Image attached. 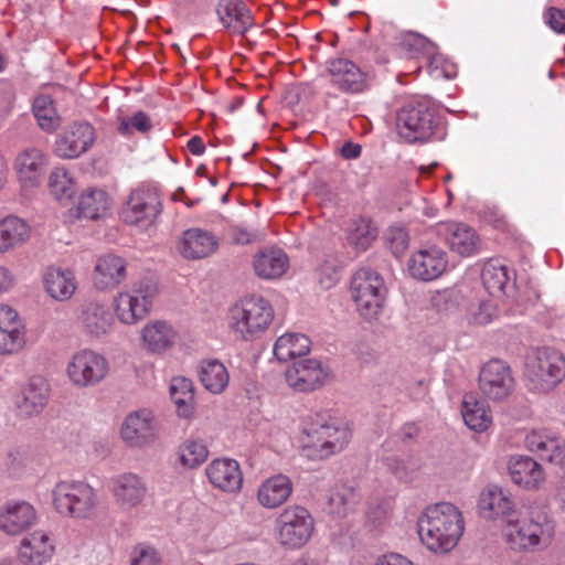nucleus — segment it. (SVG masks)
<instances>
[{"instance_id":"nucleus-61","label":"nucleus","mask_w":565,"mask_h":565,"mask_svg":"<svg viewBox=\"0 0 565 565\" xmlns=\"http://www.w3.org/2000/svg\"><path fill=\"white\" fill-rule=\"evenodd\" d=\"M256 238V233L245 228H235L233 239L237 244H249Z\"/></svg>"},{"instance_id":"nucleus-8","label":"nucleus","mask_w":565,"mask_h":565,"mask_svg":"<svg viewBox=\"0 0 565 565\" xmlns=\"http://www.w3.org/2000/svg\"><path fill=\"white\" fill-rule=\"evenodd\" d=\"M351 298L359 315L367 320H376L381 315L386 296L383 277L372 268L356 270L350 284Z\"/></svg>"},{"instance_id":"nucleus-32","label":"nucleus","mask_w":565,"mask_h":565,"mask_svg":"<svg viewBox=\"0 0 565 565\" xmlns=\"http://www.w3.org/2000/svg\"><path fill=\"white\" fill-rule=\"evenodd\" d=\"M36 521V512L28 502L8 505L0 513V529L9 535H18L30 529Z\"/></svg>"},{"instance_id":"nucleus-64","label":"nucleus","mask_w":565,"mask_h":565,"mask_svg":"<svg viewBox=\"0 0 565 565\" xmlns=\"http://www.w3.org/2000/svg\"><path fill=\"white\" fill-rule=\"evenodd\" d=\"M402 434L404 438H412L416 434V427L412 424H407L403 427Z\"/></svg>"},{"instance_id":"nucleus-13","label":"nucleus","mask_w":565,"mask_h":565,"mask_svg":"<svg viewBox=\"0 0 565 565\" xmlns=\"http://www.w3.org/2000/svg\"><path fill=\"white\" fill-rule=\"evenodd\" d=\"M478 385L486 398L502 402L514 391L515 380L507 362L492 359L480 369Z\"/></svg>"},{"instance_id":"nucleus-29","label":"nucleus","mask_w":565,"mask_h":565,"mask_svg":"<svg viewBox=\"0 0 565 565\" xmlns=\"http://www.w3.org/2000/svg\"><path fill=\"white\" fill-rule=\"evenodd\" d=\"M508 468L512 482L526 490H536L545 481L542 466L531 457H511Z\"/></svg>"},{"instance_id":"nucleus-24","label":"nucleus","mask_w":565,"mask_h":565,"mask_svg":"<svg viewBox=\"0 0 565 565\" xmlns=\"http://www.w3.org/2000/svg\"><path fill=\"white\" fill-rule=\"evenodd\" d=\"M210 483L227 493H236L243 484V473L235 459L218 458L211 461L205 469Z\"/></svg>"},{"instance_id":"nucleus-50","label":"nucleus","mask_w":565,"mask_h":565,"mask_svg":"<svg viewBox=\"0 0 565 565\" xmlns=\"http://www.w3.org/2000/svg\"><path fill=\"white\" fill-rule=\"evenodd\" d=\"M383 463L396 479L407 483L416 478L419 470L418 462L411 457L401 458L398 456H388L384 458Z\"/></svg>"},{"instance_id":"nucleus-20","label":"nucleus","mask_w":565,"mask_h":565,"mask_svg":"<svg viewBox=\"0 0 565 565\" xmlns=\"http://www.w3.org/2000/svg\"><path fill=\"white\" fill-rule=\"evenodd\" d=\"M95 141V131L88 122H74L60 135L54 152L62 159H75L86 152Z\"/></svg>"},{"instance_id":"nucleus-47","label":"nucleus","mask_w":565,"mask_h":565,"mask_svg":"<svg viewBox=\"0 0 565 565\" xmlns=\"http://www.w3.org/2000/svg\"><path fill=\"white\" fill-rule=\"evenodd\" d=\"M32 113L39 127L46 132L55 131L61 125V117L56 111L54 100L47 94H41L34 98Z\"/></svg>"},{"instance_id":"nucleus-14","label":"nucleus","mask_w":565,"mask_h":565,"mask_svg":"<svg viewBox=\"0 0 565 565\" xmlns=\"http://www.w3.org/2000/svg\"><path fill=\"white\" fill-rule=\"evenodd\" d=\"M329 376V367L313 358L297 360L285 371L286 383L296 393L315 392L326 385Z\"/></svg>"},{"instance_id":"nucleus-35","label":"nucleus","mask_w":565,"mask_h":565,"mask_svg":"<svg viewBox=\"0 0 565 565\" xmlns=\"http://www.w3.org/2000/svg\"><path fill=\"white\" fill-rule=\"evenodd\" d=\"M177 339L174 328L163 320L148 322L141 330L143 345L153 353H163L173 347Z\"/></svg>"},{"instance_id":"nucleus-42","label":"nucleus","mask_w":565,"mask_h":565,"mask_svg":"<svg viewBox=\"0 0 565 565\" xmlns=\"http://www.w3.org/2000/svg\"><path fill=\"white\" fill-rule=\"evenodd\" d=\"M110 205V199L104 190L92 189L81 195L77 204V216L79 218L97 220L107 214Z\"/></svg>"},{"instance_id":"nucleus-46","label":"nucleus","mask_w":565,"mask_h":565,"mask_svg":"<svg viewBox=\"0 0 565 565\" xmlns=\"http://www.w3.org/2000/svg\"><path fill=\"white\" fill-rule=\"evenodd\" d=\"M377 237V228L370 218L353 220L347 234V242L358 252H365Z\"/></svg>"},{"instance_id":"nucleus-48","label":"nucleus","mask_w":565,"mask_h":565,"mask_svg":"<svg viewBox=\"0 0 565 565\" xmlns=\"http://www.w3.org/2000/svg\"><path fill=\"white\" fill-rule=\"evenodd\" d=\"M49 189L58 201L71 200L76 192V183L65 168H54L49 177Z\"/></svg>"},{"instance_id":"nucleus-62","label":"nucleus","mask_w":565,"mask_h":565,"mask_svg":"<svg viewBox=\"0 0 565 565\" xmlns=\"http://www.w3.org/2000/svg\"><path fill=\"white\" fill-rule=\"evenodd\" d=\"M188 150L193 154V156H201L204 153L205 151V145L203 142V140L199 137V136H194L192 137L189 141H188Z\"/></svg>"},{"instance_id":"nucleus-49","label":"nucleus","mask_w":565,"mask_h":565,"mask_svg":"<svg viewBox=\"0 0 565 565\" xmlns=\"http://www.w3.org/2000/svg\"><path fill=\"white\" fill-rule=\"evenodd\" d=\"M209 456V449L201 439H186L179 447V459L185 468H196L202 465Z\"/></svg>"},{"instance_id":"nucleus-18","label":"nucleus","mask_w":565,"mask_h":565,"mask_svg":"<svg viewBox=\"0 0 565 565\" xmlns=\"http://www.w3.org/2000/svg\"><path fill=\"white\" fill-rule=\"evenodd\" d=\"M121 438L130 447H146L154 443L158 424L151 411L142 408L130 413L121 426Z\"/></svg>"},{"instance_id":"nucleus-12","label":"nucleus","mask_w":565,"mask_h":565,"mask_svg":"<svg viewBox=\"0 0 565 565\" xmlns=\"http://www.w3.org/2000/svg\"><path fill=\"white\" fill-rule=\"evenodd\" d=\"M66 372L70 381L76 387H90L106 377L108 362L104 355L85 349L73 354L67 363Z\"/></svg>"},{"instance_id":"nucleus-36","label":"nucleus","mask_w":565,"mask_h":565,"mask_svg":"<svg viewBox=\"0 0 565 565\" xmlns=\"http://www.w3.org/2000/svg\"><path fill=\"white\" fill-rule=\"evenodd\" d=\"M255 274L263 279H277L289 267V258L280 248L260 250L253 262Z\"/></svg>"},{"instance_id":"nucleus-45","label":"nucleus","mask_w":565,"mask_h":565,"mask_svg":"<svg viewBox=\"0 0 565 565\" xmlns=\"http://www.w3.org/2000/svg\"><path fill=\"white\" fill-rule=\"evenodd\" d=\"M414 45L423 51L427 72L433 78H451L455 75L454 66L447 63L440 54L436 53L435 45L426 38L416 36Z\"/></svg>"},{"instance_id":"nucleus-5","label":"nucleus","mask_w":565,"mask_h":565,"mask_svg":"<svg viewBox=\"0 0 565 565\" xmlns=\"http://www.w3.org/2000/svg\"><path fill=\"white\" fill-rule=\"evenodd\" d=\"M440 124L431 100L422 98L405 104L397 114V130L406 142L426 141Z\"/></svg>"},{"instance_id":"nucleus-43","label":"nucleus","mask_w":565,"mask_h":565,"mask_svg":"<svg viewBox=\"0 0 565 565\" xmlns=\"http://www.w3.org/2000/svg\"><path fill=\"white\" fill-rule=\"evenodd\" d=\"M170 396L178 415L190 418L194 414V384L190 379L175 376L171 381Z\"/></svg>"},{"instance_id":"nucleus-37","label":"nucleus","mask_w":565,"mask_h":565,"mask_svg":"<svg viewBox=\"0 0 565 565\" xmlns=\"http://www.w3.org/2000/svg\"><path fill=\"white\" fill-rule=\"evenodd\" d=\"M46 159L38 148H28L21 151L14 161V168L24 185L34 186L43 173Z\"/></svg>"},{"instance_id":"nucleus-51","label":"nucleus","mask_w":565,"mask_h":565,"mask_svg":"<svg viewBox=\"0 0 565 565\" xmlns=\"http://www.w3.org/2000/svg\"><path fill=\"white\" fill-rule=\"evenodd\" d=\"M359 502V494L354 487L349 484L340 486L330 497L331 512L339 516L345 515Z\"/></svg>"},{"instance_id":"nucleus-2","label":"nucleus","mask_w":565,"mask_h":565,"mask_svg":"<svg viewBox=\"0 0 565 565\" xmlns=\"http://www.w3.org/2000/svg\"><path fill=\"white\" fill-rule=\"evenodd\" d=\"M351 439L349 427L326 412L307 415L301 420L300 444L303 455L322 460L342 451Z\"/></svg>"},{"instance_id":"nucleus-38","label":"nucleus","mask_w":565,"mask_h":565,"mask_svg":"<svg viewBox=\"0 0 565 565\" xmlns=\"http://www.w3.org/2000/svg\"><path fill=\"white\" fill-rule=\"evenodd\" d=\"M292 483L287 476L277 475L264 481L258 491V502L268 509L281 505L290 497Z\"/></svg>"},{"instance_id":"nucleus-60","label":"nucleus","mask_w":565,"mask_h":565,"mask_svg":"<svg viewBox=\"0 0 565 565\" xmlns=\"http://www.w3.org/2000/svg\"><path fill=\"white\" fill-rule=\"evenodd\" d=\"M375 565H414L413 562L399 554H390L380 558Z\"/></svg>"},{"instance_id":"nucleus-53","label":"nucleus","mask_w":565,"mask_h":565,"mask_svg":"<svg viewBox=\"0 0 565 565\" xmlns=\"http://www.w3.org/2000/svg\"><path fill=\"white\" fill-rule=\"evenodd\" d=\"M131 565H161V557L152 546L139 544L132 551Z\"/></svg>"},{"instance_id":"nucleus-11","label":"nucleus","mask_w":565,"mask_h":565,"mask_svg":"<svg viewBox=\"0 0 565 565\" xmlns=\"http://www.w3.org/2000/svg\"><path fill=\"white\" fill-rule=\"evenodd\" d=\"M326 72L331 85L344 94L360 95L371 88L370 74L349 58H329L326 62Z\"/></svg>"},{"instance_id":"nucleus-10","label":"nucleus","mask_w":565,"mask_h":565,"mask_svg":"<svg viewBox=\"0 0 565 565\" xmlns=\"http://www.w3.org/2000/svg\"><path fill=\"white\" fill-rule=\"evenodd\" d=\"M158 295V285L152 279H142L114 299L116 317L124 324H136L143 320Z\"/></svg>"},{"instance_id":"nucleus-3","label":"nucleus","mask_w":565,"mask_h":565,"mask_svg":"<svg viewBox=\"0 0 565 565\" xmlns=\"http://www.w3.org/2000/svg\"><path fill=\"white\" fill-rule=\"evenodd\" d=\"M554 532V522L545 512L531 511L527 518L511 520L505 530V537L511 548L532 552L548 546Z\"/></svg>"},{"instance_id":"nucleus-58","label":"nucleus","mask_w":565,"mask_h":565,"mask_svg":"<svg viewBox=\"0 0 565 565\" xmlns=\"http://www.w3.org/2000/svg\"><path fill=\"white\" fill-rule=\"evenodd\" d=\"M362 147L352 141H345L340 148V154L347 160L358 159L361 156Z\"/></svg>"},{"instance_id":"nucleus-44","label":"nucleus","mask_w":565,"mask_h":565,"mask_svg":"<svg viewBox=\"0 0 565 565\" xmlns=\"http://www.w3.org/2000/svg\"><path fill=\"white\" fill-rule=\"evenodd\" d=\"M30 236V226L18 216H8L0 221V252H7Z\"/></svg>"},{"instance_id":"nucleus-25","label":"nucleus","mask_w":565,"mask_h":565,"mask_svg":"<svg viewBox=\"0 0 565 565\" xmlns=\"http://www.w3.org/2000/svg\"><path fill=\"white\" fill-rule=\"evenodd\" d=\"M50 395V386L42 376H33L22 387L20 394L15 398V407L20 416L32 417L40 414Z\"/></svg>"},{"instance_id":"nucleus-56","label":"nucleus","mask_w":565,"mask_h":565,"mask_svg":"<svg viewBox=\"0 0 565 565\" xmlns=\"http://www.w3.org/2000/svg\"><path fill=\"white\" fill-rule=\"evenodd\" d=\"M545 21L554 32L565 34L564 9L550 8L545 13Z\"/></svg>"},{"instance_id":"nucleus-16","label":"nucleus","mask_w":565,"mask_h":565,"mask_svg":"<svg viewBox=\"0 0 565 565\" xmlns=\"http://www.w3.org/2000/svg\"><path fill=\"white\" fill-rule=\"evenodd\" d=\"M109 490L119 510L131 512L146 500L148 487L142 477L134 472H122L109 481Z\"/></svg>"},{"instance_id":"nucleus-55","label":"nucleus","mask_w":565,"mask_h":565,"mask_svg":"<svg viewBox=\"0 0 565 565\" xmlns=\"http://www.w3.org/2000/svg\"><path fill=\"white\" fill-rule=\"evenodd\" d=\"M392 250L395 255L403 253L408 246V235L401 227H392L387 234Z\"/></svg>"},{"instance_id":"nucleus-39","label":"nucleus","mask_w":565,"mask_h":565,"mask_svg":"<svg viewBox=\"0 0 565 565\" xmlns=\"http://www.w3.org/2000/svg\"><path fill=\"white\" fill-rule=\"evenodd\" d=\"M198 376L203 387L212 394H221L230 382L225 365L215 359L203 360L198 366Z\"/></svg>"},{"instance_id":"nucleus-6","label":"nucleus","mask_w":565,"mask_h":565,"mask_svg":"<svg viewBox=\"0 0 565 565\" xmlns=\"http://www.w3.org/2000/svg\"><path fill=\"white\" fill-rule=\"evenodd\" d=\"M274 310L268 300L258 295L243 298L230 311V327L244 340L263 333L271 323Z\"/></svg>"},{"instance_id":"nucleus-7","label":"nucleus","mask_w":565,"mask_h":565,"mask_svg":"<svg viewBox=\"0 0 565 565\" xmlns=\"http://www.w3.org/2000/svg\"><path fill=\"white\" fill-rule=\"evenodd\" d=\"M524 376L530 391L550 392L565 377V358L554 349H539L527 356Z\"/></svg>"},{"instance_id":"nucleus-59","label":"nucleus","mask_w":565,"mask_h":565,"mask_svg":"<svg viewBox=\"0 0 565 565\" xmlns=\"http://www.w3.org/2000/svg\"><path fill=\"white\" fill-rule=\"evenodd\" d=\"M15 284V278L11 270L0 266V294L8 292Z\"/></svg>"},{"instance_id":"nucleus-9","label":"nucleus","mask_w":565,"mask_h":565,"mask_svg":"<svg viewBox=\"0 0 565 565\" xmlns=\"http://www.w3.org/2000/svg\"><path fill=\"white\" fill-rule=\"evenodd\" d=\"M315 525L308 509L297 504L288 505L276 519V540L286 550H299L311 540Z\"/></svg>"},{"instance_id":"nucleus-40","label":"nucleus","mask_w":565,"mask_h":565,"mask_svg":"<svg viewBox=\"0 0 565 565\" xmlns=\"http://www.w3.org/2000/svg\"><path fill=\"white\" fill-rule=\"evenodd\" d=\"M461 415L465 424L475 431L487 430L492 424V415L489 406L483 401H478L472 394L463 396Z\"/></svg>"},{"instance_id":"nucleus-33","label":"nucleus","mask_w":565,"mask_h":565,"mask_svg":"<svg viewBox=\"0 0 565 565\" xmlns=\"http://www.w3.org/2000/svg\"><path fill=\"white\" fill-rule=\"evenodd\" d=\"M126 278V262L124 258L107 254L97 259L94 270V284L100 289L118 286Z\"/></svg>"},{"instance_id":"nucleus-63","label":"nucleus","mask_w":565,"mask_h":565,"mask_svg":"<svg viewBox=\"0 0 565 565\" xmlns=\"http://www.w3.org/2000/svg\"><path fill=\"white\" fill-rule=\"evenodd\" d=\"M488 309L487 305L480 306V312L475 315L473 320L476 323L483 324L490 321V315L484 313L483 311Z\"/></svg>"},{"instance_id":"nucleus-52","label":"nucleus","mask_w":565,"mask_h":565,"mask_svg":"<svg viewBox=\"0 0 565 565\" xmlns=\"http://www.w3.org/2000/svg\"><path fill=\"white\" fill-rule=\"evenodd\" d=\"M152 128V120L145 111H136L132 116H120L117 130L121 136L128 137L138 131L146 134Z\"/></svg>"},{"instance_id":"nucleus-19","label":"nucleus","mask_w":565,"mask_h":565,"mask_svg":"<svg viewBox=\"0 0 565 565\" xmlns=\"http://www.w3.org/2000/svg\"><path fill=\"white\" fill-rule=\"evenodd\" d=\"M407 265L412 277L430 281L445 273L448 266V255L436 245L426 246L413 253Z\"/></svg>"},{"instance_id":"nucleus-4","label":"nucleus","mask_w":565,"mask_h":565,"mask_svg":"<svg viewBox=\"0 0 565 565\" xmlns=\"http://www.w3.org/2000/svg\"><path fill=\"white\" fill-rule=\"evenodd\" d=\"M52 500L58 514L77 520L90 518L98 504L96 490L78 480L57 482L52 490Z\"/></svg>"},{"instance_id":"nucleus-28","label":"nucleus","mask_w":565,"mask_h":565,"mask_svg":"<svg viewBox=\"0 0 565 565\" xmlns=\"http://www.w3.org/2000/svg\"><path fill=\"white\" fill-rule=\"evenodd\" d=\"M479 508L484 518H501L508 524L514 516V503L508 491L498 486H489L480 495Z\"/></svg>"},{"instance_id":"nucleus-31","label":"nucleus","mask_w":565,"mask_h":565,"mask_svg":"<svg viewBox=\"0 0 565 565\" xmlns=\"http://www.w3.org/2000/svg\"><path fill=\"white\" fill-rule=\"evenodd\" d=\"M78 321L85 332L99 338L110 331L114 319L107 305L99 301H88L82 306Z\"/></svg>"},{"instance_id":"nucleus-21","label":"nucleus","mask_w":565,"mask_h":565,"mask_svg":"<svg viewBox=\"0 0 565 565\" xmlns=\"http://www.w3.org/2000/svg\"><path fill=\"white\" fill-rule=\"evenodd\" d=\"M25 345V326L18 311L0 305V355L20 352Z\"/></svg>"},{"instance_id":"nucleus-34","label":"nucleus","mask_w":565,"mask_h":565,"mask_svg":"<svg viewBox=\"0 0 565 565\" xmlns=\"http://www.w3.org/2000/svg\"><path fill=\"white\" fill-rule=\"evenodd\" d=\"M46 292L57 301H65L74 295L77 282L73 270L49 267L43 276Z\"/></svg>"},{"instance_id":"nucleus-15","label":"nucleus","mask_w":565,"mask_h":565,"mask_svg":"<svg viewBox=\"0 0 565 565\" xmlns=\"http://www.w3.org/2000/svg\"><path fill=\"white\" fill-rule=\"evenodd\" d=\"M162 211L158 192L149 188L134 190L121 211V217L127 224L148 226L154 222Z\"/></svg>"},{"instance_id":"nucleus-27","label":"nucleus","mask_w":565,"mask_h":565,"mask_svg":"<svg viewBox=\"0 0 565 565\" xmlns=\"http://www.w3.org/2000/svg\"><path fill=\"white\" fill-rule=\"evenodd\" d=\"M218 248L217 236L204 228L186 230L179 243V252L186 259H202L214 254Z\"/></svg>"},{"instance_id":"nucleus-26","label":"nucleus","mask_w":565,"mask_h":565,"mask_svg":"<svg viewBox=\"0 0 565 565\" xmlns=\"http://www.w3.org/2000/svg\"><path fill=\"white\" fill-rule=\"evenodd\" d=\"M525 447L542 460L562 465L565 460V440L550 431L533 430L525 437Z\"/></svg>"},{"instance_id":"nucleus-23","label":"nucleus","mask_w":565,"mask_h":565,"mask_svg":"<svg viewBox=\"0 0 565 565\" xmlns=\"http://www.w3.org/2000/svg\"><path fill=\"white\" fill-rule=\"evenodd\" d=\"M55 553L53 536L43 530L25 535L19 546V557L24 565H44Z\"/></svg>"},{"instance_id":"nucleus-30","label":"nucleus","mask_w":565,"mask_h":565,"mask_svg":"<svg viewBox=\"0 0 565 565\" xmlns=\"http://www.w3.org/2000/svg\"><path fill=\"white\" fill-rule=\"evenodd\" d=\"M481 280L491 296L501 297L514 287L515 274L501 259L490 258L482 267Z\"/></svg>"},{"instance_id":"nucleus-41","label":"nucleus","mask_w":565,"mask_h":565,"mask_svg":"<svg viewBox=\"0 0 565 565\" xmlns=\"http://www.w3.org/2000/svg\"><path fill=\"white\" fill-rule=\"evenodd\" d=\"M311 341L302 333H285L274 344V354L277 360L286 362L302 358L310 351Z\"/></svg>"},{"instance_id":"nucleus-54","label":"nucleus","mask_w":565,"mask_h":565,"mask_svg":"<svg viewBox=\"0 0 565 565\" xmlns=\"http://www.w3.org/2000/svg\"><path fill=\"white\" fill-rule=\"evenodd\" d=\"M340 279L339 267L333 263L324 262L319 267V282L324 289H330Z\"/></svg>"},{"instance_id":"nucleus-57","label":"nucleus","mask_w":565,"mask_h":565,"mask_svg":"<svg viewBox=\"0 0 565 565\" xmlns=\"http://www.w3.org/2000/svg\"><path fill=\"white\" fill-rule=\"evenodd\" d=\"M15 102V93L12 88H8L0 94V111L6 117L10 115Z\"/></svg>"},{"instance_id":"nucleus-1","label":"nucleus","mask_w":565,"mask_h":565,"mask_svg":"<svg viewBox=\"0 0 565 565\" xmlns=\"http://www.w3.org/2000/svg\"><path fill=\"white\" fill-rule=\"evenodd\" d=\"M465 531L461 511L449 502L427 507L417 520L422 543L434 553H448L457 546Z\"/></svg>"},{"instance_id":"nucleus-22","label":"nucleus","mask_w":565,"mask_h":565,"mask_svg":"<svg viewBox=\"0 0 565 565\" xmlns=\"http://www.w3.org/2000/svg\"><path fill=\"white\" fill-rule=\"evenodd\" d=\"M215 12L218 22L231 34L244 36L254 26L253 14L244 0H218Z\"/></svg>"},{"instance_id":"nucleus-17","label":"nucleus","mask_w":565,"mask_h":565,"mask_svg":"<svg viewBox=\"0 0 565 565\" xmlns=\"http://www.w3.org/2000/svg\"><path fill=\"white\" fill-rule=\"evenodd\" d=\"M438 237L459 256L470 257L481 249V239L475 228L460 222H440L436 225Z\"/></svg>"}]
</instances>
